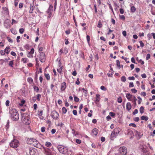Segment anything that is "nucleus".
<instances>
[{"label": "nucleus", "mask_w": 155, "mask_h": 155, "mask_svg": "<svg viewBox=\"0 0 155 155\" xmlns=\"http://www.w3.org/2000/svg\"><path fill=\"white\" fill-rule=\"evenodd\" d=\"M9 113L12 119L14 120H18L19 118V114L15 109H12L10 110Z\"/></svg>", "instance_id": "1"}, {"label": "nucleus", "mask_w": 155, "mask_h": 155, "mask_svg": "<svg viewBox=\"0 0 155 155\" xmlns=\"http://www.w3.org/2000/svg\"><path fill=\"white\" fill-rule=\"evenodd\" d=\"M21 121L26 125H28L31 122L29 117L25 113L21 114Z\"/></svg>", "instance_id": "2"}, {"label": "nucleus", "mask_w": 155, "mask_h": 155, "mask_svg": "<svg viewBox=\"0 0 155 155\" xmlns=\"http://www.w3.org/2000/svg\"><path fill=\"white\" fill-rule=\"evenodd\" d=\"M58 148L59 151L63 154L66 153L68 151V148L66 147L62 146H58Z\"/></svg>", "instance_id": "3"}, {"label": "nucleus", "mask_w": 155, "mask_h": 155, "mask_svg": "<svg viewBox=\"0 0 155 155\" xmlns=\"http://www.w3.org/2000/svg\"><path fill=\"white\" fill-rule=\"evenodd\" d=\"M51 116L54 119L58 120L59 119V114L56 110H54L52 111L51 113Z\"/></svg>", "instance_id": "4"}, {"label": "nucleus", "mask_w": 155, "mask_h": 155, "mask_svg": "<svg viewBox=\"0 0 155 155\" xmlns=\"http://www.w3.org/2000/svg\"><path fill=\"white\" fill-rule=\"evenodd\" d=\"M18 142L16 139H14L10 143V145L14 148H17L18 146Z\"/></svg>", "instance_id": "5"}, {"label": "nucleus", "mask_w": 155, "mask_h": 155, "mask_svg": "<svg viewBox=\"0 0 155 155\" xmlns=\"http://www.w3.org/2000/svg\"><path fill=\"white\" fill-rule=\"evenodd\" d=\"M27 141L28 144H32L33 146L36 145L35 143H37V140L36 139L31 138H28Z\"/></svg>", "instance_id": "6"}, {"label": "nucleus", "mask_w": 155, "mask_h": 155, "mask_svg": "<svg viewBox=\"0 0 155 155\" xmlns=\"http://www.w3.org/2000/svg\"><path fill=\"white\" fill-rule=\"evenodd\" d=\"M119 151L122 155H126L127 153V149L125 147H120L119 148Z\"/></svg>", "instance_id": "7"}, {"label": "nucleus", "mask_w": 155, "mask_h": 155, "mask_svg": "<svg viewBox=\"0 0 155 155\" xmlns=\"http://www.w3.org/2000/svg\"><path fill=\"white\" fill-rule=\"evenodd\" d=\"M40 61L41 62H44L46 59L45 54L44 52H40L39 57Z\"/></svg>", "instance_id": "8"}, {"label": "nucleus", "mask_w": 155, "mask_h": 155, "mask_svg": "<svg viewBox=\"0 0 155 155\" xmlns=\"http://www.w3.org/2000/svg\"><path fill=\"white\" fill-rule=\"evenodd\" d=\"M53 6L52 5H50L46 12L48 14V17L50 18L52 15L53 11Z\"/></svg>", "instance_id": "9"}, {"label": "nucleus", "mask_w": 155, "mask_h": 155, "mask_svg": "<svg viewBox=\"0 0 155 155\" xmlns=\"http://www.w3.org/2000/svg\"><path fill=\"white\" fill-rule=\"evenodd\" d=\"M11 21L8 19H6L4 22V26L6 28L8 29L10 28Z\"/></svg>", "instance_id": "10"}, {"label": "nucleus", "mask_w": 155, "mask_h": 155, "mask_svg": "<svg viewBox=\"0 0 155 155\" xmlns=\"http://www.w3.org/2000/svg\"><path fill=\"white\" fill-rule=\"evenodd\" d=\"M126 97L129 101H133L136 98V97L129 93L126 94Z\"/></svg>", "instance_id": "11"}, {"label": "nucleus", "mask_w": 155, "mask_h": 155, "mask_svg": "<svg viewBox=\"0 0 155 155\" xmlns=\"http://www.w3.org/2000/svg\"><path fill=\"white\" fill-rule=\"evenodd\" d=\"M30 155H38V152L37 150L35 148L30 149Z\"/></svg>", "instance_id": "12"}, {"label": "nucleus", "mask_w": 155, "mask_h": 155, "mask_svg": "<svg viewBox=\"0 0 155 155\" xmlns=\"http://www.w3.org/2000/svg\"><path fill=\"white\" fill-rule=\"evenodd\" d=\"M67 87L66 83L65 82L62 83L61 85L60 90L61 91H64Z\"/></svg>", "instance_id": "13"}, {"label": "nucleus", "mask_w": 155, "mask_h": 155, "mask_svg": "<svg viewBox=\"0 0 155 155\" xmlns=\"http://www.w3.org/2000/svg\"><path fill=\"white\" fill-rule=\"evenodd\" d=\"M34 49L33 48H31V51L28 52L27 57L29 58H32L33 57L32 54H34Z\"/></svg>", "instance_id": "14"}, {"label": "nucleus", "mask_w": 155, "mask_h": 155, "mask_svg": "<svg viewBox=\"0 0 155 155\" xmlns=\"http://www.w3.org/2000/svg\"><path fill=\"white\" fill-rule=\"evenodd\" d=\"M43 149L47 155H51V152L49 149L44 147H43Z\"/></svg>", "instance_id": "15"}, {"label": "nucleus", "mask_w": 155, "mask_h": 155, "mask_svg": "<svg viewBox=\"0 0 155 155\" xmlns=\"http://www.w3.org/2000/svg\"><path fill=\"white\" fill-rule=\"evenodd\" d=\"M132 107L131 105L130 102H128L126 104V109L128 111L130 110Z\"/></svg>", "instance_id": "16"}, {"label": "nucleus", "mask_w": 155, "mask_h": 155, "mask_svg": "<svg viewBox=\"0 0 155 155\" xmlns=\"http://www.w3.org/2000/svg\"><path fill=\"white\" fill-rule=\"evenodd\" d=\"M35 144L36 145H34V146L40 149H41L42 148H43V147L42 146L38 141L37 143H35Z\"/></svg>", "instance_id": "17"}, {"label": "nucleus", "mask_w": 155, "mask_h": 155, "mask_svg": "<svg viewBox=\"0 0 155 155\" xmlns=\"http://www.w3.org/2000/svg\"><path fill=\"white\" fill-rule=\"evenodd\" d=\"M98 132V130L96 128H95L92 130V133L95 136H96L97 135Z\"/></svg>", "instance_id": "18"}, {"label": "nucleus", "mask_w": 155, "mask_h": 155, "mask_svg": "<svg viewBox=\"0 0 155 155\" xmlns=\"http://www.w3.org/2000/svg\"><path fill=\"white\" fill-rule=\"evenodd\" d=\"M100 95L99 94H97L96 95V98L95 100V102H99L100 100Z\"/></svg>", "instance_id": "19"}, {"label": "nucleus", "mask_w": 155, "mask_h": 155, "mask_svg": "<svg viewBox=\"0 0 155 155\" xmlns=\"http://www.w3.org/2000/svg\"><path fill=\"white\" fill-rule=\"evenodd\" d=\"M59 67V68L57 69L58 71L59 72L60 74H62L63 66H60V67Z\"/></svg>", "instance_id": "20"}, {"label": "nucleus", "mask_w": 155, "mask_h": 155, "mask_svg": "<svg viewBox=\"0 0 155 155\" xmlns=\"http://www.w3.org/2000/svg\"><path fill=\"white\" fill-rule=\"evenodd\" d=\"M3 12L6 14H8V10L6 7L3 8Z\"/></svg>", "instance_id": "21"}, {"label": "nucleus", "mask_w": 155, "mask_h": 155, "mask_svg": "<svg viewBox=\"0 0 155 155\" xmlns=\"http://www.w3.org/2000/svg\"><path fill=\"white\" fill-rule=\"evenodd\" d=\"M119 133V130L118 129H115L112 133L114 135H117Z\"/></svg>", "instance_id": "22"}, {"label": "nucleus", "mask_w": 155, "mask_h": 155, "mask_svg": "<svg viewBox=\"0 0 155 155\" xmlns=\"http://www.w3.org/2000/svg\"><path fill=\"white\" fill-rule=\"evenodd\" d=\"M39 114H38V115L39 116V117L41 119H43V117L42 116V114L43 113V111L42 110H41L40 111H38Z\"/></svg>", "instance_id": "23"}, {"label": "nucleus", "mask_w": 155, "mask_h": 155, "mask_svg": "<svg viewBox=\"0 0 155 155\" xmlns=\"http://www.w3.org/2000/svg\"><path fill=\"white\" fill-rule=\"evenodd\" d=\"M27 81L30 84L33 83V80L32 78L30 77H28L27 79Z\"/></svg>", "instance_id": "24"}, {"label": "nucleus", "mask_w": 155, "mask_h": 155, "mask_svg": "<svg viewBox=\"0 0 155 155\" xmlns=\"http://www.w3.org/2000/svg\"><path fill=\"white\" fill-rule=\"evenodd\" d=\"M35 8V7L33 5H31V6L30 8V11H29V13H33V10L34 8Z\"/></svg>", "instance_id": "25"}, {"label": "nucleus", "mask_w": 155, "mask_h": 155, "mask_svg": "<svg viewBox=\"0 0 155 155\" xmlns=\"http://www.w3.org/2000/svg\"><path fill=\"white\" fill-rule=\"evenodd\" d=\"M136 10V8L134 6H132L130 7V11L132 13H134Z\"/></svg>", "instance_id": "26"}, {"label": "nucleus", "mask_w": 155, "mask_h": 155, "mask_svg": "<svg viewBox=\"0 0 155 155\" xmlns=\"http://www.w3.org/2000/svg\"><path fill=\"white\" fill-rule=\"evenodd\" d=\"M82 90L83 91V92L84 96L86 97L87 95V90L85 89L84 88H82Z\"/></svg>", "instance_id": "27"}, {"label": "nucleus", "mask_w": 155, "mask_h": 155, "mask_svg": "<svg viewBox=\"0 0 155 155\" xmlns=\"http://www.w3.org/2000/svg\"><path fill=\"white\" fill-rule=\"evenodd\" d=\"M142 120H144L145 121H147L148 119V117L147 116H143L141 117Z\"/></svg>", "instance_id": "28"}, {"label": "nucleus", "mask_w": 155, "mask_h": 155, "mask_svg": "<svg viewBox=\"0 0 155 155\" xmlns=\"http://www.w3.org/2000/svg\"><path fill=\"white\" fill-rule=\"evenodd\" d=\"M44 75L47 80H49L50 79V77L48 74L44 73Z\"/></svg>", "instance_id": "29"}, {"label": "nucleus", "mask_w": 155, "mask_h": 155, "mask_svg": "<svg viewBox=\"0 0 155 155\" xmlns=\"http://www.w3.org/2000/svg\"><path fill=\"white\" fill-rule=\"evenodd\" d=\"M102 26V24L101 20H99L98 21V23L97 25V27L98 28H101Z\"/></svg>", "instance_id": "30"}, {"label": "nucleus", "mask_w": 155, "mask_h": 155, "mask_svg": "<svg viewBox=\"0 0 155 155\" xmlns=\"http://www.w3.org/2000/svg\"><path fill=\"white\" fill-rule=\"evenodd\" d=\"M10 48L9 46H8L5 48V49L4 50L5 51V53H6L7 54H8V53L10 51V50H9Z\"/></svg>", "instance_id": "31"}, {"label": "nucleus", "mask_w": 155, "mask_h": 155, "mask_svg": "<svg viewBox=\"0 0 155 155\" xmlns=\"http://www.w3.org/2000/svg\"><path fill=\"white\" fill-rule=\"evenodd\" d=\"M51 145V143L50 142H46L45 143V146L48 147H50Z\"/></svg>", "instance_id": "32"}, {"label": "nucleus", "mask_w": 155, "mask_h": 155, "mask_svg": "<svg viewBox=\"0 0 155 155\" xmlns=\"http://www.w3.org/2000/svg\"><path fill=\"white\" fill-rule=\"evenodd\" d=\"M62 111L63 114H65L67 111V109L65 107H63L62 109Z\"/></svg>", "instance_id": "33"}, {"label": "nucleus", "mask_w": 155, "mask_h": 155, "mask_svg": "<svg viewBox=\"0 0 155 155\" xmlns=\"http://www.w3.org/2000/svg\"><path fill=\"white\" fill-rule=\"evenodd\" d=\"M74 101L76 102H78L79 101V99L75 95L74 96Z\"/></svg>", "instance_id": "34"}, {"label": "nucleus", "mask_w": 155, "mask_h": 155, "mask_svg": "<svg viewBox=\"0 0 155 155\" xmlns=\"http://www.w3.org/2000/svg\"><path fill=\"white\" fill-rule=\"evenodd\" d=\"M25 101L24 100H22L21 101V103H20V109L21 108L20 107H22L23 106V104H25Z\"/></svg>", "instance_id": "35"}, {"label": "nucleus", "mask_w": 155, "mask_h": 155, "mask_svg": "<svg viewBox=\"0 0 155 155\" xmlns=\"http://www.w3.org/2000/svg\"><path fill=\"white\" fill-rule=\"evenodd\" d=\"M34 90L35 91H36V92H38L39 89L38 87L36 86H34L33 87Z\"/></svg>", "instance_id": "36"}, {"label": "nucleus", "mask_w": 155, "mask_h": 155, "mask_svg": "<svg viewBox=\"0 0 155 155\" xmlns=\"http://www.w3.org/2000/svg\"><path fill=\"white\" fill-rule=\"evenodd\" d=\"M144 107L143 106H141L140 108V111L141 114H142L144 112Z\"/></svg>", "instance_id": "37"}, {"label": "nucleus", "mask_w": 155, "mask_h": 155, "mask_svg": "<svg viewBox=\"0 0 155 155\" xmlns=\"http://www.w3.org/2000/svg\"><path fill=\"white\" fill-rule=\"evenodd\" d=\"M36 97L37 100L38 101H40V98L41 97V95L40 94H38Z\"/></svg>", "instance_id": "38"}, {"label": "nucleus", "mask_w": 155, "mask_h": 155, "mask_svg": "<svg viewBox=\"0 0 155 155\" xmlns=\"http://www.w3.org/2000/svg\"><path fill=\"white\" fill-rule=\"evenodd\" d=\"M86 39L87 41V43L89 45L90 44V36L88 35H87L86 36Z\"/></svg>", "instance_id": "39"}, {"label": "nucleus", "mask_w": 155, "mask_h": 155, "mask_svg": "<svg viewBox=\"0 0 155 155\" xmlns=\"http://www.w3.org/2000/svg\"><path fill=\"white\" fill-rule=\"evenodd\" d=\"M121 80L123 82H125L126 81V77L124 76H123L121 78Z\"/></svg>", "instance_id": "40"}, {"label": "nucleus", "mask_w": 155, "mask_h": 155, "mask_svg": "<svg viewBox=\"0 0 155 155\" xmlns=\"http://www.w3.org/2000/svg\"><path fill=\"white\" fill-rule=\"evenodd\" d=\"M38 49L39 52L40 53V52H41L43 51V47H38Z\"/></svg>", "instance_id": "41"}, {"label": "nucleus", "mask_w": 155, "mask_h": 155, "mask_svg": "<svg viewBox=\"0 0 155 155\" xmlns=\"http://www.w3.org/2000/svg\"><path fill=\"white\" fill-rule=\"evenodd\" d=\"M28 59L27 58H22L21 59V61H23L24 63H26L27 62Z\"/></svg>", "instance_id": "42"}, {"label": "nucleus", "mask_w": 155, "mask_h": 155, "mask_svg": "<svg viewBox=\"0 0 155 155\" xmlns=\"http://www.w3.org/2000/svg\"><path fill=\"white\" fill-rule=\"evenodd\" d=\"M9 120H8L7 123V124L5 126V128L6 130H7L9 128Z\"/></svg>", "instance_id": "43"}, {"label": "nucleus", "mask_w": 155, "mask_h": 155, "mask_svg": "<svg viewBox=\"0 0 155 155\" xmlns=\"http://www.w3.org/2000/svg\"><path fill=\"white\" fill-rule=\"evenodd\" d=\"M137 98L138 99V104H140V103H141V102L142 101V99L141 98V97L139 96Z\"/></svg>", "instance_id": "44"}, {"label": "nucleus", "mask_w": 155, "mask_h": 155, "mask_svg": "<svg viewBox=\"0 0 155 155\" xmlns=\"http://www.w3.org/2000/svg\"><path fill=\"white\" fill-rule=\"evenodd\" d=\"M139 43L140 44V46L141 48H142L143 47L144 45V43H143L142 41H139Z\"/></svg>", "instance_id": "45"}, {"label": "nucleus", "mask_w": 155, "mask_h": 155, "mask_svg": "<svg viewBox=\"0 0 155 155\" xmlns=\"http://www.w3.org/2000/svg\"><path fill=\"white\" fill-rule=\"evenodd\" d=\"M18 2L19 0H15L14 3L15 5V7L17 6Z\"/></svg>", "instance_id": "46"}, {"label": "nucleus", "mask_w": 155, "mask_h": 155, "mask_svg": "<svg viewBox=\"0 0 155 155\" xmlns=\"http://www.w3.org/2000/svg\"><path fill=\"white\" fill-rule=\"evenodd\" d=\"M8 65L9 66L13 67V61H10Z\"/></svg>", "instance_id": "47"}, {"label": "nucleus", "mask_w": 155, "mask_h": 155, "mask_svg": "<svg viewBox=\"0 0 155 155\" xmlns=\"http://www.w3.org/2000/svg\"><path fill=\"white\" fill-rule=\"evenodd\" d=\"M117 65V66L119 67V68H120V62L119 60H117L116 61Z\"/></svg>", "instance_id": "48"}, {"label": "nucleus", "mask_w": 155, "mask_h": 155, "mask_svg": "<svg viewBox=\"0 0 155 155\" xmlns=\"http://www.w3.org/2000/svg\"><path fill=\"white\" fill-rule=\"evenodd\" d=\"M110 115L112 117H114L115 116V114L112 112H110L109 113Z\"/></svg>", "instance_id": "49"}, {"label": "nucleus", "mask_w": 155, "mask_h": 155, "mask_svg": "<svg viewBox=\"0 0 155 155\" xmlns=\"http://www.w3.org/2000/svg\"><path fill=\"white\" fill-rule=\"evenodd\" d=\"M150 57V54H148L147 55L146 57V60H149Z\"/></svg>", "instance_id": "50"}, {"label": "nucleus", "mask_w": 155, "mask_h": 155, "mask_svg": "<svg viewBox=\"0 0 155 155\" xmlns=\"http://www.w3.org/2000/svg\"><path fill=\"white\" fill-rule=\"evenodd\" d=\"M11 31L14 34H16L17 33V32L13 29H11Z\"/></svg>", "instance_id": "51"}, {"label": "nucleus", "mask_w": 155, "mask_h": 155, "mask_svg": "<svg viewBox=\"0 0 155 155\" xmlns=\"http://www.w3.org/2000/svg\"><path fill=\"white\" fill-rule=\"evenodd\" d=\"M101 89L104 91L107 90V88L104 86H102L101 87Z\"/></svg>", "instance_id": "52"}, {"label": "nucleus", "mask_w": 155, "mask_h": 155, "mask_svg": "<svg viewBox=\"0 0 155 155\" xmlns=\"http://www.w3.org/2000/svg\"><path fill=\"white\" fill-rule=\"evenodd\" d=\"M122 101V99L121 97H119L117 99V101L119 103H121Z\"/></svg>", "instance_id": "53"}, {"label": "nucleus", "mask_w": 155, "mask_h": 155, "mask_svg": "<svg viewBox=\"0 0 155 155\" xmlns=\"http://www.w3.org/2000/svg\"><path fill=\"white\" fill-rule=\"evenodd\" d=\"M129 126H132L134 127H136V125L134 123H130L129 124Z\"/></svg>", "instance_id": "54"}, {"label": "nucleus", "mask_w": 155, "mask_h": 155, "mask_svg": "<svg viewBox=\"0 0 155 155\" xmlns=\"http://www.w3.org/2000/svg\"><path fill=\"white\" fill-rule=\"evenodd\" d=\"M7 39L9 42L11 43L13 41L12 40L11 38H10L9 37H7Z\"/></svg>", "instance_id": "55"}, {"label": "nucleus", "mask_w": 155, "mask_h": 155, "mask_svg": "<svg viewBox=\"0 0 155 155\" xmlns=\"http://www.w3.org/2000/svg\"><path fill=\"white\" fill-rule=\"evenodd\" d=\"M120 18L121 19L123 20H125V17L124 15H120Z\"/></svg>", "instance_id": "56"}, {"label": "nucleus", "mask_w": 155, "mask_h": 155, "mask_svg": "<svg viewBox=\"0 0 155 155\" xmlns=\"http://www.w3.org/2000/svg\"><path fill=\"white\" fill-rule=\"evenodd\" d=\"M128 79L130 80H134L135 79V78L134 76L129 77H128Z\"/></svg>", "instance_id": "57"}, {"label": "nucleus", "mask_w": 155, "mask_h": 155, "mask_svg": "<svg viewBox=\"0 0 155 155\" xmlns=\"http://www.w3.org/2000/svg\"><path fill=\"white\" fill-rule=\"evenodd\" d=\"M10 101L8 100H7L5 102V105L6 106H8L9 105Z\"/></svg>", "instance_id": "58"}, {"label": "nucleus", "mask_w": 155, "mask_h": 155, "mask_svg": "<svg viewBox=\"0 0 155 155\" xmlns=\"http://www.w3.org/2000/svg\"><path fill=\"white\" fill-rule=\"evenodd\" d=\"M134 121L137 122L139 121V118L138 117H136L134 119Z\"/></svg>", "instance_id": "59"}, {"label": "nucleus", "mask_w": 155, "mask_h": 155, "mask_svg": "<svg viewBox=\"0 0 155 155\" xmlns=\"http://www.w3.org/2000/svg\"><path fill=\"white\" fill-rule=\"evenodd\" d=\"M134 87V84L133 82H130L129 84V87Z\"/></svg>", "instance_id": "60"}, {"label": "nucleus", "mask_w": 155, "mask_h": 155, "mask_svg": "<svg viewBox=\"0 0 155 155\" xmlns=\"http://www.w3.org/2000/svg\"><path fill=\"white\" fill-rule=\"evenodd\" d=\"M75 142L79 144H80L81 142V140H80L78 139H76V140Z\"/></svg>", "instance_id": "61"}, {"label": "nucleus", "mask_w": 155, "mask_h": 155, "mask_svg": "<svg viewBox=\"0 0 155 155\" xmlns=\"http://www.w3.org/2000/svg\"><path fill=\"white\" fill-rule=\"evenodd\" d=\"M138 110H137V109H136L134 110V112H133V114H134V115H135V114H137L138 113Z\"/></svg>", "instance_id": "62"}, {"label": "nucleus", "mask_w": 155, "mask_h": 155, "mask_svg": "<svg viewBox=\"0 0 155 155\" xmlns=\"http://www.w3.org/2000/svg\"><path fill=\"white\" fill-rule=\"evenodd\" d=\"M131 91L132 93L134 94L136 93L137 92V90H136L135 89H132Z\"/></svg>", "instance_id": "63"}, {"label": "nucleus", "mask_w": 155, "mask_h": 155, "mask_svg": "<svg viewBox=\"0 0 155 155\" xmlns=\"http://www.w3.org/2000/svg\"><path fill=\"white\" fill-rule=\"evenodd\" d=\"M36 100V96L32 97V100L33 102H35Z\"/></svg>", "instance_id": "64"}]
</instances>
